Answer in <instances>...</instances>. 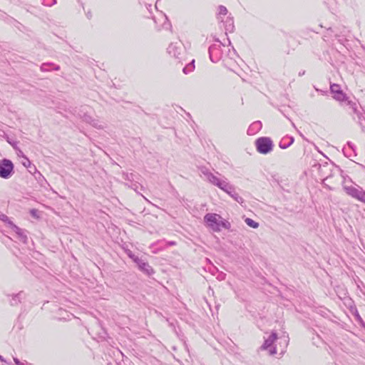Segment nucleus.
<instances>
[{
	"instance_id": "obj_15",
	"label": "nucleus",
	"mask_w": 365,
	"mask_h": 365,
	"mask_svg": "<svg viewBox=\"0 0 365 365\" xmlns=\"http://www.w3.org/2000/svg\"><path fill=\"white\" fill-rule=\"evenodd\" d=\"M48 66H54L53 70H55V71H58L60 69L59 66H55L53 63H44L41 66V68H40L41 71L43 72L48 71V69L46 67Z\"/></svg>"
},
{
	"instance_id": "obj_24",
	"label": "nucleus",
	"mask_w": 365,
	"mask_h": 365,
	"mask_svg": "<svg viewBox=\"0 0 365 365\" xmlns=\"http://www.w3.org/2000/svg\"><path fill=\"white\" fill-rule=\"evenodd\" d=\"M123 175L124 179L126 180L132 181L133 180V175L132 173H125Z\"/></svg>"
},
{
	"instance_id": "obj_17",
	"label": "nucleus",
	"mask_w": 365,
	"mask_h": 365,
	"mask_svg": "<svg viewBox=\"0 0 365 365\" xmlns=\"http://www.w3.org/2000/svg\"><path fill=\"white\" fill-rule=\"evenodd\" d=\"M245 222L248 226H250V227H252V228H257L259 227V223L254 221L251 218H248V217L246 218Z\"/></svg>"
},
{
	"instance_id": "obj_27",
	"label": "nucleus",
	"mask_w": 365,
	"mask_h": 365,
	"mask_svg": "<svg viewBox=\"0 0 365 365\" xmlns=\"http://www.w3.org/2000/svg\"><path fill=\"white\" fill-rule=\"evenodd\" d=\"M30 212H31L32 216L36 217V213H37V210H36L33 209V210H31L30 211Z\"/></svg>"
},
{
	"instance_id": "obj_30",
	"label": "nucleus",
	"mask_w": 365,
	"mask_h": 365,
	"mask_svg": "<svg viewBox=\"0 0 365 365\" xmlns=\"http://www.w3.org/2000/svg\"><path fill=\"white\" fill-rule=\"evenodd\" d=\"M14 361L16 365H18L21 362L17 358H14Z\"/></svg>"
},
{
	"instance_id": "obj_19",
	"label": "nucleus",
	"mask_w": 365,
	"mask_h": 365,
	"mask_svg": "<svg viewBox=\"0 0 365 365\" xmlns=\"http://www.w3.org/2000/svg\"><path fill=\"white\" fill-rule=\"evenodd\" d=\"M227 14V9L224 6H220L218 8V14L219 15H226Z\"/></svg>"
},
{
	"instance_id": "obj_1",
	"label": "nucleus",
	"mask_w": 365,
	"mask_h": 365,
	"mask_svg": "<svg viewBox=\"0 0 365 365\" xmlns=\"http://www.w3.org/2000/svg\"><path fill=\"white\" fill-rule=\"evenodd\" d=\"M204 221L214 232H220L221 227L226 230H230L231 227V225L227 220H224L220 215L215 213H207L205 215Z\"/></svg>"
},
{
	"instance_id": "obj_3",
	"label": "nucleus",
	"mask_w": 365,
	"mask_h": 365,
	"mask_svg": "<svg viewBox=\"0 0 365 365\" xmlns=\"http://www.w3.org/2000/svg\"><path fill=\"white\" fill-rule=\"evenodd\" d=\"M257 151L262 154H267L273 148L272 141L269 138L261 137L255 141Z\"/></svg>"
},
{
	"instance_id": "obj_41",
	"label": "nucleus",
	"mask_w": 365,
	"mask_h": 365,
	"mask_svg": "<svg viewBox=\"0 0 365 365\" xmlns=\"http://www.w3.org/2000/svg\"><path fill=\"white\" fill-rule=\"evenodd\" d=\"M301 74H304V72L299 73V75H301Z\"/></svg>"
},
{
	"instance_id": "obj_10",
	"label": "nucleus",
	"mask_w": 365,
	"mask_h": 365,
	"mask_svg": "<svg viewBox=\"0 0 365 365\" xmlns=\"http://www.w3.org/2000/svg\"><path fill=\"white\" fill-rule=\"evenodd\" d=\"M82 120L91 125L93 127L101 129L103 126L101 124L98 120L93 118L90 115L87 113H84L82 116H81Z\"/></svg>"
},
{
	"instance_id": "obj_38",
	"label": "nucleus",
	"mask_w": 365,
	"mask_h": 365,
	"mask_svg": "<svg viewBox=\"0 0 365 365\" xmlns=\"http://www.w3.org/2000/svg\"><path fill=\"white\" fill-rule=\"evenodd\" d=\"M8 142H9V144H11V145H12L14 146V144L11 141L8 140Z\"/></svg>"
},
{
	"instance_id": "obj_5",
	"label": "nucleus",
	"mask_w": 365,
	"mask_h": 365,
	"mask_svg": "<svg viewBox=\"0 0 365 365\" xmlns=\"http://www.w3.org/2000/svg\"><path fill=\"white\" fill-rule=\"evenodd\" d=\"M343 188L347 195L364 202L365 200V191H364L361 187L344 185Z\"/></svg>"
},
{
	"instance_id": "obj_7",
	"label": "nucleus",
	"mask_w": 365,
	"mask_h": 365,
	"mask_svg": "<svg viewBox=\"0 0 365 365\" xmlns=\"http://www.w3.org/2000/svg\"><path fill=\"white\" fill-rule=\"evenodd\" d=\"M331 93L334 94V98L339 101H344L346 99V95L340 89L337 84H333L330 87Z\"/></svg>"
},
{
	"instance_id": "obj_20",
	"label": "nucleus",
	"mask_w": 365,
	"mask_h": 365,
	"mask_svg": "<svg viewBox=\"0 0 365 365\" xmlns=\"http://www.w3.org/2000/svg\"><path fill=\"white\" fill-rule=\"evenodd\" d=\"M0 219L7 223L9 226L11 225V224L13 223L10 220L9 218L6 215H4L2 214L1 216H0Z\"/></svg>"
},
{
	"instance_id": "obj_37",
	"label": "nucleus",
	"mask_w": 365,
	"mask_h": 365,
	"mask_svg": "<svg viewBox=\"0 0 365 365\" xmlns=\"http://www.w3.org/2000/svg\"><path fill=\"white\" fill-rule=\"evenodd\" d=\"M194 62H195V61H194V60H192V61L191 62V63H190V66H194Z\"/></svg>"
},
{
	"instance_id": "obj_13",
	"label": "nucleus",
	"mask_w": 365,
	"mask_h": 365,
	"mask_svg": "<svg viewBox=\"0 0 365 365\" xmlns=\"http://www.w3.org/2000/svg\"><path fill=\"white\" fill-rule=\"evenodd\" d=\"M24 241H26L27 239L26 235H24L23 230L16 226L15 224L12 223L11 225L9 226Z\"/></svg>"
},
{
	"instance_id": "obj_33",
	"label": "nucleus",
	"mask_w": 365,
	"mask_h": 365,
	"mask_svg": "<svg viewBox=\"0 0 365 365\" xmlns=\"http://www.w3.org/2000/svg\"><path fill=\"white\" fill-rule=\"evenodd\" d=\"M175 244H176L175 242H173V241L168 242V245H175Z\"/></svg>"
},
{
	"instance_id": "obj_22",
	"label": "nucleus",
	"mask_w": 365,
	"mask_h": 365,
	"mask_svg": "<svg viewBox=\"0 0 365 365\" xmlns=\"http://www.w3.org/2000/svg\"><path fill=\"white\" fill-rule=\"evenodd\" d=\"M195 66L187 65L183 68V72L187 74V73L192 72L194 70Z\"/></svg>"
},
{
	"instance_id": "obj_35",
	"label": "nucleus",
	"mask_w": 365,
	"mask_h": 365,
	"mask_svg": "<svg viewBox=\"0 0 365 365\" xmlns=\"http://www.w3.org/2000/svg\"><path fill=\"white\" fill-rule=\"evenodd\" d=\"M284 344H285V346H287L288 344V341L287 339H284Z\"/></svg>"
},
{
	"instance_id": "obj_36",
	"label": "nucleus",
	"mask_w": 365,
	"mask_h": 365,
	"mask_svg": "<svg viewBox=\"0 0 365 365\" xmlns=\"http://www.w3.org/2000/svg\"><path fill=\"white\" fill-rule=\"evenodd\" d=\"M210 52H211V48H209V53H210V58H212ZM211 60L212 61V59H211Z\"/></svg>"
},
{
	"instance_id": "obj_14",
	"label": "nucleus",
	"mask_w": 365,
	"mask_h": 365,
	"mask_svg": "<svg viewBox=\"0 0 365 365\" xmlns=\"http://www.w3.org/2000/svg\"><path fill=\"white\" fill-rule=\"evenodd\" d=\"M21 294L22 292H20L16 294H13L12 298L10 301V304L11 306H17L18 304H19L21 303Z\"/></svg>"
},
{
	"instance_id": "obj_34",
	"label": "nucleus",
	"mask_w": 365,
	"mask_h": 365,
	"mask_svg": "<svg viewBox=\"0 0 365 365\" xmlns=\"http://www.w3.org/2000/svg\"><path fill=\"white\" fill-rule=\"evenodd\" d=\"M230 26H231V29H230V31H231L234 27L233 22H232V24H230Z\"/></svg>"
},
{
	"instance_id": "obj_26",
	"label": "nucleus",
	"mask_w": 365,
	"mask_h": 365,
	"mask_svg": "<svg viewBox=\"0 0 365 365\" xmlns=\"http://www.w3.org/2000/svg\"><path fill=\"white\" fill-rule=\"evenodd\" d=\"M128 255L130 258H131L134 262H135V259L136 258H139L138 257H136L134 254L132 253L131 251H129L128 252Z\"/></svg>"
},
{
	"instance_id": "obj_31",
	"label": "nucleus",
	"mask_w": 365,
	"mask_h": 365,
	"mask_svg": "<svg viewBox=\"0 0 365 365\" xmlns=\"http://www.w3.org/2000/svg\"><path fill=\"white\" fill-rule=\"evenodd\" d=\"M86 16H87L88 19H90L91 18V11L87 12L86 13Z\"/></svg>"
},
{
	"instance_id": "obj_4",
	"label": "nucleus",
	"mask_w": 365,
	"mask_h": 365,
	"mask_svg": "<svg viewBox=\"0 0 365 365\" xmlns=\"http://www.w3.org/2000/svg\"><path fill=\"white\" fill-rule=\"evenodd\" d=\"M202 173L206 176L207 180L210 183L217 186L221 190H227V189H230V184L227 181L219 179L217 176L208 170L202 171Z\"/></svg>"
},
{
	"instance_id": "obj_21",
	"label": "nucleus",
	"mask_w": 365,
	"mask_h": 365,
	"mask_svg": "<svg viewBox=\"0 0 365 365\" xmlns=\"http://www.w3.org/2000/svg\"><path fill=\"white\" fill-rule=\"evenodd\" d=\"M195 66L187 65L183 68V72L187 74V73L192 72L194 70Z\"/></svg>"
},
{
	"instance_id": "obj_39",
	"label": "nucleus",
	"mask_w": 365,
	"mask_h": 365,
	"mask_svg": "<svg viewBox=\"0 0 365 365\" xmlns=\"http://www.w3.org/2000/svg\"><path fill=\"white\" fill-rule=\"evenodd\" d=\"M301 74H304V72L299 73V75H301Z\"/></svg>"
},
{
	"instance_id": "obj_12",
	"label": "nucleus",
	"mask_w": 365,
	"mask_h": 365,
	"mask_svg": "<svg viewBox=\"0 0 365 365\" xmlns=\"http://www.w3.org/2000/svg\"><path fill=\"white\" fill-rule=\"evenodd\" d=\"M262 128V123L260 121H256L252 123L248 130H247V134L248 135H254L257 132H258Z\"/></svg>"
},
{
	"instance_id": "obj_8",
	"label": "nucleus",
	"mask_w": 365,
	"mask_h": 365,
	"mask_svg": "<svg viewBox=\"0 0 365 365\" xmlns=\"http://www.w3.org/2000/svg\"><path fill=\"white\" fill-rule=\"evenodd\" d=\"M135 262L138 265V268L147 274L150 275L153 273V268L149 265L148 262L140 258L135 259Z\"/></svg>"
},
{
	"instance_id": "obj_18",
	"label": "nucleus",
	"mask_w": 365,
	"mask_h": 365,
	"mask_svg": "<svg viewBox=\"0 0 365 365\" xmlns=\"http://www.w3.org/2000/svg\"><path fill=\"white\" fill-rule=\"evenodd\" d=\"M28 170L31 174L36 175L38 174V175L41 176V174L40 172H38L34 165H31V167L28 168Z\"/></svg>"
},
{
	"instance_id": "obj_32",
	"label": "nucleus",
	"mask_w": 365,
	"mask_h": 365,
	"mask_svg": "<svg viewBox=\"0 0 365 365\" xmlns=\"http://www.w3.org/2000/svg\"><path fill=\"white\" fill-rule=\"evenodd\" d=\"M0 361L2 362H6V360L4 359L2 356L0 355Z\"/></svg>"
},
{
	"instance_id": "obj_11",
	"label": "nucleus",
	"mask_w": 365,
	"mask_h": 365,
	"mask_svg": "<svg viewBox=\"0 0 365 365\" xmlns=\"http://www.w3.org/2000/svg\"><path fill=\"white\" fill-rule=\"evenodd\" d=\"M230 189H227V190H224L229 195H230L235 201L239 203L243 202V199L240 197L237 193L235 192L234 187L230 184Z\"/></svg>"
},
{
	"instance_id": "obj_16",
	"label": "nucleus",
	"mask_w": 365,
	"mask_h": 365,
	"mask_svg": "<svg viewBox=\"0 0 365 365\" xmlns=\"http://www.w3.org/2000/svg\"><path fill=\"white\" fill-rule=\"evenodd\" d=\"M284 139H283V140H282L280 141V143H279V147H280L282 149H286V148H287L288 147H289V146H290V145L294 143V138L291 137V138H289V143H284Z\"/></svg>"
},
{
	"instance_id": "obj_25",
	"label": "nucleus",
	"mask_w": 365,
	"mask_h": 365,
	"mask_svg": "<svg viewBox=\"0 0 365 365\" xmlns=\"http://www.w3.org/2000/svg\"><path fill=\"white\" fill-rule=\"evenodd\" d=\"M43 4L46 6H51L56 3V0H43Z\"/></svg>"
},
{
	"instance_id": "obj_28",
	"label": "nucleus",
	"mask_w": 365,
	"mask_h": 365,
	"mask_svg": "<svg viewBox=\"0 0 365 365\" xmlns=\"http://www.w3.org/2000/svg\"><path fill=\"white\" fill-rule=\"evenodd\" d=\"M347 146H348V148H351V149H352L353 150H354V145H353L351 142H348V143H347Z\"/></svg>"
},
{
	"instance_id": "obj_2",
	"label": "nucleus",
	"mask_w": 365,
	"mask_h": 365,
	"mask_svg": "<svg viewBox=\"0 0 365 365\" xmlns=\"http://www.w3.org/2000/svg\"><path fill=\"white\" fill-rule=\"evenodd\" d=\"M14 165L11 160L9 159L0 160V178L9 179L14 174Z\"/></svg>"
},
{
	"instance_id": "obj_6",
	"label": "nucleus",
	"mask_w": 365,
	"mask_h": 365,
	"mask_svg": "<svg viewBox=\"0 0 365 365\" xmlns=\"http://www.w3.org/2000/svg\"><path fill=\"white\" fill-rule=\"evenodd\" d=\"M277 339V334L276 332H272L271 335L264 340L263 344L261 346L260 349L262 350H267L269 349V352L270 355H274L277 353V349L275 346H272L274 342Z\"/></svg>"
},
{
	"instance_id": "obj_9",
	"label": "nucleus",
	"mask_w": 365,
	"mask_h": 365,
	"mask_svg": "<svg viewBox=\"0 0 365 365\" xmlns=\"http://www.w3.org/2000/svg\"><path fill=\"white\" fill-rule=\"evenodd\" d=\"M183 51L182 48L180 46H178V43H170L168 48V52L170 56L176 58H180L181 52Z\"/></svg>"
},
{
	"instance_id": "obj_40",
	"label": "nucleus",
	"mask_w": 365,
	"mask_h": 365,
	"mask_svg": "<svg viewBox=\"0 0 365 365\" xmlns=\"http://www.w3.org/2000/svg\"><path fill=\"white\" fill-rule=\"evenodd\" d=\"M301 74H304V72L299 73V75H301Z\"/></svg>"
},
{
	"instance_id": "obj_23",
	"label": "nucleus",
	"mask_w": 365,
	"mask_h": 365,
	"mask_svg": "<svg viewBox=\"0 0 365 365\" xmlns=\"http://www.w3.org/2000/svg\"><path fill=\"white\" fill-rule=\"evenodd\" d=\"M22 165L28 168L29 167H31V163L26 157H24V160L22 161Z\"/></svg>"
},
{
	"instance_id": "obj_29",
	"label": "nucleus",
	"mask_w": 365,
	"mask_h": 365,
	"mask_svg": "<svg viewBox=\"0 0 365 365\" xmlns=\"http://www.w3.org/2000/svg\"><path fill=\"white\" fill-rule=\"evenodd\" d=\"M18 155L21 156L23 158L26 157L21 150H19Z\"/></svg>"
}]
</instances>
